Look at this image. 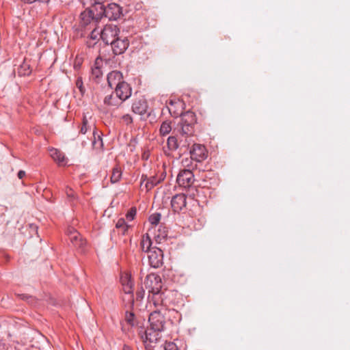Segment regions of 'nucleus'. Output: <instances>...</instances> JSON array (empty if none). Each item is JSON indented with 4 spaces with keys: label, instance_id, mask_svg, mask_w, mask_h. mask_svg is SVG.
I'll use <instances>...</instances> for the list:
<instances>
[{
    "label": "nucleus",
    "instance_id": "1",
    "mask_svg": "<svg viewBox=\"0 0 350 350\" xmlns=\"http://www.w3.org/2000/svg\"><path fill=\"white\" fill-rule=\"evenodd\" d=\"M165 309H157L150 314L148 321L150 327L146 329L142 328L139 335L144 345L146 350H154L155 345L158 343L165 329V318L164 312Z\"/></svg>",
    "mask_w": 350,
    "mask_h": 350
},
{
    "label": "nucleus",
    "instance_id": "2",
    "mask_svg": "<svg viewBox=\"0 0 350 350\" xmlns=\"http://www.w3.org/2000/svg\"><path fill=\"white\" fill-rule=\"evenodd\" d=\"M196 123V114L191 111H186L178 123L175 131L177 132L180 144V154L190 150L192 145L196 144L193 138Z\"/></svg>",
    "mask_w": 350,
    "mask_h": 350
},
{
    "label": "nucleus",
    "instance_id": "3",
    "mask_svg": "<svg viewBox=\"0 0 350 350\" xmlns=\"http://www.w3.org/2000/svg\"><path fill=\"white\" fill-rule=\"evenodd\" d=\"M144 286L148 291L149 298L153 304L157 307L164 304V295L166 289H163V284L160 276L155 274H149L146 277Z\"/></svg>",
    "mask_w": 350,
    "mask_h": 350
},
{
    "label": "nucleus",
    "instance_id": "4",
    "mask_svg": "<svg viewBox=\"0 0 350 350\" xmlns=\"http://www.w3.org/2000/svg\"><path fill=\"white\" fill-rule=\"evenodd\" d=\"M97 8L90 6L82 12L79 16V27L85 30H90L92 28L99 24L101 21L100 16H97Z\"/></svg>",
    "mask_w": 350,
    "mask_h": 350
},
{
    "label": "nucleus",
    "instance_id": "5",
    "mask_svg": "<svg viewBox=\"0 0 350 350\" xmlns=\"http://www.w3.org/2000/svg\"><path fill=\"white\" fill-rule=\"evenodd\" d=\"M98 6L99 10H98L97 16H100L101 19L105 17L109 21H116L122 14V8L116 3H110L107 8L101 4H98Z\"/></svg>",
    "mask_w": 350,
    "mask_h": 350
},
{
    "label": "nucleus",
    "instance_id": "6",
    "mask_svg": "<svg viewBox=\"0 0 350 350\" xmlns=\"http://www.w3.org/2000/svg\"><path fill=\"white\" fill-rule=\"evenodd\" d=\"M101 35L100 39L106 44H109L113 40L118 36L120 32L119 28L116 25H106L103 27H100Z\"/></svg>",
    "mask_w": 350,
    "mask_h": 350
},
{
    "label": "nucleus",
    "instance_id": "7",
    "mask_svg": "<svg viewBox=\"0 0 350 350\" xmlns=\"http://www.w3.org/2000/svg\"><path fill=\"white\" fill-rule=\"evenodd\" d=\"M184 106L185 103L183 101L176 98L170 99L166 103V107L167 108L170 115L174 118L180 116V119L182 118V116L185 113H183Z\"/></svg>",
    "mask_w": 350,
    "mask_h": 350
},
{
    "label": "nucleus",
    "instance_id": "8",
    "mask_svg": "<svg viewBox=\"0 0 350 350\" xmlns=\"http://www.w3.org/2000/svg\"><path fill=\"white\" fill-rule=\"evenodd\" d=\"M149 265L151 267L157 269L163 265V251L157 247H153L148 254Z\"/></svg>",
    "mask_w": 350,
    "mask_h": 350
},
{
    "label": "nucleus",
    "instance_id": "9",
    "mask_svg": "<svg viewBox=\"0 0 350 350\" xmlns=\"http://www.w3.org/2000/svg\"><path fill=\"white\" fill-rule=\"evenodd\" d=\"M66 234L73 246L78 249H83L86 245V241L83 239L80 233L74 228L68 227Z\"/></svg>",
    "mask_w": 350,
    "mask_h": 350
},
{
    "label": "nucleus",
    "instance_id": "10",
    "mask_svg": "<svg viewBox=\"0 0 350 350\" xmlns=\"http://www.w3.org/2000/svg\"><path fill=\"white\" fill-rule=\"evenodd\" d=\"M191 159L196 162H202L206 159L208 153L204 146L193 144L189 150Z\"/></svg>",
    "mask_w": 350,
    "mask_h": 350
},
{
    "label": "nucleus",
    "instance_id": "11",
    "mask_svg": "<svg viewBox=\"0 0 350 350\" xmlns=\"http://www.w3.org/2000/svg\"><path fill=\"white\" fill-rule=\"evenodd\" d=\"M176 181L180 187H190L194 181V176L191 169L181 170L178 174Z\"/></svg>",
    "mask_w": 350,
    "mask_h": 350
},
{
    "label": "nucleus",
    "instance_id": "12",
    "mask_svg": "<svg viewBox=\"0 0 350 350\" xmlns=\"http://www.w3.org/2000/svg\"><path fill=\"white\" fill-rule=\"evenodd\" d=\"M109 44L111 45L113 52L115 55L122 54L129 45V40L126 37H116Z\"/></svg>",
    "mask_w": 350,
    "mask_h": 350
},
{
    "label": "nucleus",
    "instance_id": "13",
    "mask_svg": "<svg viewBox=\"0 0 350 350\" xmlns=\"http://www.w3.org/2000/svg\"><path fill=\"white\" fill-rule=\"evenodd\" d=\"M116 97L121 100L125 101L129 98L132 94V89L130 85L126 81L122 82V84L114 88Z\"/></svg>",
    "mask_w": 350,
    "mask_h": 350
},
{
    "label": "nucleus",
    "instance_id": "14",
    "mask_svg": "<svg viewBox=\"0 0 350 350\" xmlns=\"http://www.w3.org/2000/svg\"><path fill=\"white\" fill-rule=\"evenodd\" d=\"M186 199L187 197L183 193L176 194L173 196L171 200L172 210L176 213L180 211L186 206Z\"/></svg>",
    "mask_w": 350,
    "mask_h": 350
},
{
    "label": "nucleus",
    "instance_id": "15",
    "mask_svg": "<svg viewBox=\"0 0 350 350\" xmlns=\"http://www.w3.org/2000/svg\"><path fill=\"white\" fill-rule=\"evenodd\" d=\"M124 82L123 76L121 72L118 70H113L107 75L108 85L111 88H116L119 85Z\"/></svg>",
    "mask_w": 350,
    "mask_h": 350
},
{
    "label": "nucleus",
    "instance_id": "16",
    "mask_svg": "<svg viewBox=\"0 0 350 350\" xmlns=\"http://www.w3.org/2000/svg\"><path fill=\"white\" fill-rule=\"evenodd\" d=\"M148 105L145 99L135 100L132 105L133 113L139 115H144L147 113Z\"/></svg>",
    "mask_w": 350,
    "mask_h": 350
},
{
    "label": "nucleus",
    "instance_id": "17",
    "mask_svg": "<svg viewBox=\"0 0 350 350\" xmlns=\"http://www.w3.org/2000/svg\"><path fill=\"white\" fill-rule=\"evenodd\" d=\"M90 33L89 40L87 41V44L89 47L94 46L96 43V41L100 39L101 29L100 27L97 25L92 28Z\"/></svg>",
    "mask_w": 350,
    "mask_h": 350
},
{
    "label": "nucleus",
    "instance_id": "18",
    "mask_svg": "<svg viewBox=\"0 0 350 350\" xmlns=\"http://www.w3.org/2000/svg\"><path fill=\"white\" fill-rule=\"evenodd\" d=\"M93 139H92V147L94 150H101L103 146L102 137L98 133L96 128L92 131Z\"/></svg>",
    "mask_w": 350,
    "mask_h": 350
},
{
    "label": "nucleus",
    "instance_id": "19",
    "mask_svg": "<svg viewBox=\"0 0 350 350\" xmlns=\"http://www.w3.org/2000/svg\"><path fill=\"white\" fill-rule=\"evenodd\" d=\"M50 154L53 159L56 161L58 165H64L66 164V158L61 151L57 149L52 148L50 150Z\"/></svg>",
    "mask_w": 350,
    "mask_h": 350
},
{
    "label": "nucleus",
    "instance_id": "20",
    "mask_svg": "<svg viewBox=\"0 0 350 350\" xmlns=\"http://www.w3.org/2000/svg\"><path fill=\"white\" fill-rule=\"evenodd\" d=\"M152 241L148 233L144 234L142 237L140 242V247L141 250L144 252L149 253L152 249Z\"/></svg>",
    "mask_w": 350,
    "mask_h": 350
},
{
    "label": "nucleus",
    "instance_id": "21",
    "mask_svg": "<svg viewBox=\"0 0 350 350\" xmlns=\"http://www.w3.org/2000/svg\"><path fill=\"white\" fill-rule=\"evenodd\" d=\"M116 228L118 230L119 234L126 235L127 234L131 226L125 221L124 218H120L116 224Z\"/></svg>",
    "mask_w": 350,
    "mask_h": 350
},
{
    "label": "nucleus",
    "instance_id": "22",
    "mask_svg": "<svg viewBox=\"0 0 350 350\" xmlns=\"http://www.w3.org/2000/svg\"><path fill=\"white\" fill-rule=\"evenodd\" d=\"M167 146L169 150H180V144H178V135L176 136H170L167 140Z\"/></svg>",
    "mask_w": 350,
    "mask_h": 350
},
{
    "label": "nucleus",
    "instance_id": "23",
    "mask_svg": "<svg viewBox=\"0 0 350 350\" xmlns=\"http://www.w3.org/2000/svg\"><path fill=\"white\" fill-rule=\"evenodd\" d=\"M102 62V59L96 58L94 66L92 68V77L94 79H98L103 75L102 70L100 67V64Z\"/></svg>",
    "mask_w": 350,
    "mask_h": 350
},
{
    "label": "nucleus",
    "instance_id": "24",
    "mask_svg": "<svg viewBox=\"0 0 350 350\" xmlns=\"http://www.w3.org/2000/svg\"><path fill=\"white\" fill-rule=\"evenodd\" d=\"M121 282L123 286V290L126 294H131L133 293V282L130 277L125 275L121 278Z\"/></svg>",
    "mask_w": 350,
    "mask_h": 350
},
{
    "label": "nucleus",
    "instance_id": "25",
    "mask_svg": "<svg viewBox=\"0 0 350 350\" xmlns=\"http://www.w3.org/2000/svg\"><path fill=\"white\" fill-rule=\"evenodd\" d=\"M94 128H96L94 124H90L87 118L84 116L79 130V133L85 135L88 131H90L92 129L94 131Z\"/></svg>",
    "mask_w": 350,
    "mask_h": 350
},
{
    "label": "nucleus",
    "instance_id": "26",
    "mask_svg": "<svg viewBox=\"0 0 350 350\" xmlns=\"http://www.w3.org/2000/svg\"><path fill=\"white\" fill-rule=\"evenodd\" d=\"M161 180V178H158L157 176H152L149 177L147 182L145 183V187L148 191L150 190L160 183Z\"/></svg>",
    "mask_w": 350,
    "mask_h": 350
},
{
    "label": "nucleus",
    "instance_id": "27",
    "mask_svg": "<svg viewBox=\"0 0 350 350\" xmlns=\"http://www.w3.org/2000/svg\"><path fill=\"white\" fill-rule=\"evenodd\" d=\"M167 237V230L165 226H160L158 228V233L155 234L156 241L160 243Z\"/></svg>",
    "mask_w": 350,
    "mask_h": 350
},
{
    "label": "nucleus",
    "instance_id": "28",
    "mask_svg": "<svg viewBox=\"0 0 350 350\" xmlns=\"http://www.w3.org/2000/svg\"><path fill=\"white\" fill-rule=\"evenodd\" d=\"M122 102L119 98L114 97L112 94L107 96L104 99V103L109 106H118Z\"/></svg>",
    "mask_w": 350,
    "mask_h": 350
},
{
    "label": "nucleus",
    "instance_id": "29",
    "mask_svg": "<svg viewBox=\"0 0 350 350\" xmlns=\"http://www.w3.org/2000/svg\"><path fill=\"white\" fill-rule=\"evenodd\" d=\"M171 131V123L168 121H164L160 126L159 133L161 135L165 136L168 135Z\"/></svg>",
    "mask_w": 350,
    "mask_h": 350
},
{
    "label": "nucleus",
    "instance_id": "30",
    "mask_svg": "<svg viewBox=\"0 0 350 350\" xmlns=\"http://www.w3.org/2000/svg\"><path fill=\"white\" fill-rule=\"evenodd\" d=\"M122 177V171L118 166L113 168L112 174L111 176V182L112 183H118Z\"/></svg>",
    "mask_w": 350,
    "mask_h": 350
},
{
    "label": "nucleus",
    "instance_id": "31",
    "mask_svg": "<svg viewBox=\"0 0 350 350\" xmlns=\"http://www.w3.org/2000/svg\"><path fill=\"white\" fill-rule=\"evenodd\" d=\"M31 72V70L30 68V66L24 62L20 67L18 73L21 75H29Z\"/></svg>",
    "mask_w": 350,
    "mask_h": 350
},
{
    "label": "nucleus",
    "instance_id": "32",
    "mask_svg": "<svg viewBox=\"0 0 350 350\" xmlns=\"http://www.w3.org/2000/svg\"><path fill=\"white\" fill-rule=\"evenodd\" d=\"M125 321L131 326H134L135 324V317L134 313L132 312H126Z\"/></svg>",
    "mask_w": 350,
    "mask_h": 350
},
{
    "label": "nucleus",
    "instance_id": "33",
    "mask_svg": "<svg viewBox=\"0 0 350 350\" xmlns=\"http://www.w3.org/2000/svg\"><path fill=\"white\" fill-rule=\"evenodd\" d=\"M87 0H81V3L83 5H85L87 4L86 3ZM90 1V6H92L93 8H97V10H99L98 4L103 5V3L106 0H89Z\"/></svg>",
    "mask_w": 350,
    "mask_h": 350
},
{
    "label": "nucleus",
    "instance_id": "34",
    "mask_svg": "<svg viewBox=\"0 0 350 350\" xmlns=\"http://www.w3.org/2000/svg\"><path fill=\"white\" fill-rule=\"evenodd\" d=\"M76 87L79 89L81 95H83L85 92V89L83 86V81L81 77H78L75 83Z\"/></svg>",
    "mask_w": 350,
    "mask_h": 350
},
{
    "label": "nucleus",
    "instance_id": "35",
    "mask_svg": "<svg viewBox=\"0 0 350 350\" xmlns=\"http://www.w3.org/2000/svg\"><path fill=\"white\" fill-rule=\"evenodd\" d=\"M161 219V215L159 213L152 214L149 217V221L152 225L157 226Z\"/></svg>",
    "mask_w": 350,
    "mask_h": 350
},
{
    "label": "nucleus",
    "instance_id": "36",
    "mask_svg": "<svg viewBox=\"0 0 350 350\" xmlns=\"http://www.w3.org/2000/svg\"><path fill=\"white\" fill-rule=\"evenodd\" d=\"M192 161H193V160L191 159V157L186 158V159H183L182 164L184 167H188V169L191 170L196 167V165H195V166L192 165Z\"/></svg>",
    "mask_w": 350,
    "mask_h": 350
},
{
    "label": "nucleus",
    "instance_id": "37",
    "mask_svg": "<svg viewBox=\"0 0 350 350\" xmlns=\"http://www.w3.org/2000/svg\"><path fill=\"white\" fill-rule=\"evenodd\" d=\"M136 208L135 207L131 208L126 215V218L129 221H132L136 215Z\"/></svg>",
    "mask_w": 350,
    "mask_h": 350
},
{
    "label": "nucleus",
    "instance_id": "38",
    "mask_svg": "<svg viewBox=\"0 0 350 350\" xmlns=\"http://www.w3.org/2000/svg\"><path fill=\"white\" fill-rule=\"evenodd\" d=\"M122 120L123 122L126 124L129 125L133 122V118L129 114H125L122 117Z\"/></svg>",
    "mask_w": 350,
    "mask_h": 350
},
{
    "label": "nucleus",
    "instance_id": "39",
    "mask_svg": "<svg viewBox=\"0 0 350 350\" xmlns=\"http://www.w3.org/2000/svg\"><path fill=\"white\" fill-rule=\"evenodd\" d=\"M65 193L68 197V198H69L70 200H72L75 198V193L73 191V190L70 188L69 187H66V189H65Z\"/></svg>",
    "mask_w": 350,
    "mask_h": 350
},
{
    "label": "nucleus",
    "instance_id": "40",
    "mask_svg": "<svg viewBox=\"0 0 350 350\" xmlns=\"http://www.w3.org/2000/svg\"><path fill=\"white\" fill-rule=\"evenodd\" d=\"M165 350H179L176 345L174 342L166 343L164 347Z\"/></svg>",
    "mask_w": 350,
    "mask_h": 350
},
{
    "label": "nucleus",
    "instance_id": "41",
    "mask_svg": "<svg viewBox=\"0 0 350 350\" xmlns=\"http://www.w3.org/2000/svg\"><path fill=\"white\" fill-rule=\"evenodd\" d=\"M149 178L147 176V175H142V178H141V185H142L144 184V182H147L148 179Z\"/></svg>",
    "mask_w": 350,
    "mask_h": 350
},
{
    "label": "nucleus",
    "instance_id": "42",
    "mask_svg": "<svg viewBox=\"0 0 350 350\" xmlns=\"http://www.w3.org/2000/svg\"><path fill=\"white\" fill-rule=\"evenodd\" d=\"M25 176V172L23 171V170H20L18 172V178L22 179Z\"/></svg>",
    "mask_w": 350,
    "mask_h": 350
},
{
    "label": "nucleus",
    "instance_id": "43",
    "mask_svg": "<svg viewBox=\"0 0 350 350\" xmlns=\"http://www.w3.org/2000/svg\"><path fill=\"white\" fill-rule=\"evenodd\" d=\"M22 299H26L27 301H29V299H32V297L31 296H29V295H22Z\"/></svg>",
    "mask_w": 350,
    "mask_h": 350
},
{
    "label": "nucleus",
    "instance_id": "44",
    "mask_svg": "<svg viewBox=\"0 0 350 350\" xmlns=\"http://www.w3.org/2000/svg\"><path fill=\"white\" fill-rule=\"evenodd\" d=\"M122 350H133V349L128 345H124Z\"/></svg>",
    "mask_w": 350,
    "mask_h": 350
},
{
    "label": "nucleus",
    "instance_id": "45",
    "mask_svg": "<svg viewBox=\"0 0 350 350\" xmlns=\"http://www.w3.org/2000/svg\"><path fill=\"white\" fill-rule=\"evenodd\" d=\"M22 1L26 3H31L34 2L36 0H22Z\"/></svg>",
    "mask_w": 350,
    "mask_h": 350
},
{
    "label": "nucleus",
    "instance_id": "46",
    "mask_svg": "<svg viewBox=\"0 0 350 350\" xmlns=\"http://www.w3.org/2000/svg\"><path fill=\"white\" fill-rule=\"evenodd\" d=\"M86 145H87V142L85 140H83L81 142V147L84 148V147H85Z\"/></svg>",
    "mask_w": 350,
    "mask_h": 350
}]
</instances>
